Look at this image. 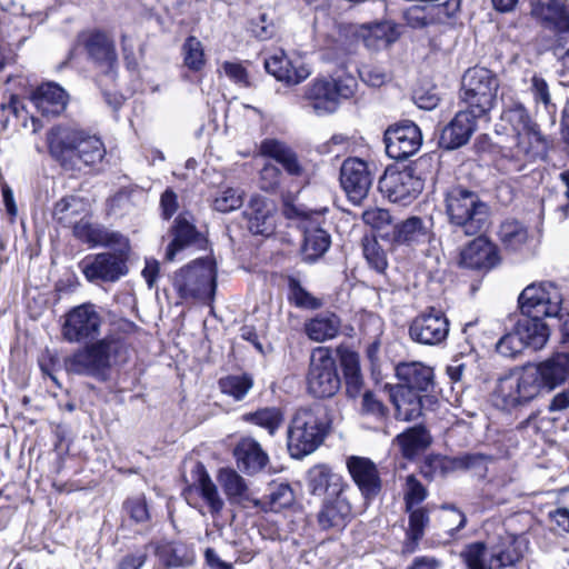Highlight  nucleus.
I'll return each instance as SVG.
<instances>
[{
  "label": "nucleus",
  "instance_id": "f257e3e1",
  "mask_svg": "<svg viewBox=\"0 0 569 569\" xmlns=\"http://www.w3.org/2000/svg\"><path fill=\"white\" fill-rule=\"evenodd\" d=\"M51 157L66 170L81 171L102 162L106 147L102 140L86 130L56 126L47 136Z\"/></svg>",
  "mask_w": 569,
  "mask_h": 569
},
{
  "label": "nucleus",
  "instance_id": "f03ea898",
  "mask_svg": "<svg viewBox=\"0 0 569 569\" xmlns=\"http://www.w3.org/2000/svg\"><path fill=\"white\" fill-rule=\"evenodd\" d=\"M445 212L455 231L468 237L483 233L490 224V207L480 196L461 184L443 192Z\"/></svg>",
  "mask_w": 569,
  "mask_h": 569
},
{
  "label": "nucleus",
  "instance_id": "7ed1b4c3",
  "mask_svg": "<svg viewBox=\"0 0 569 569\" xmlns=\"http://www.w3.org/2000/svg\"><path fill=\"white\" fill-rule=\"evenodd\" d=\"M328 428L327 406L313 402L298 408L288 428V450L291 457L301 459L316 451L323 442Z\"/></svg>",
  "mask_w": 569,
  "mask_h": 569
},
{
  "label": "nucleus",
  "instance_id": "20e7f679",
  "mask_svg": "<svg viewBox=\"0 0 569 569\" xmlns=\"http://www.w3.org/2000/svg\"><path fill=\"white\" fill-rule=\"evenodd\" d=\"M122 350L118 338L104 337L67 357L64 368L69 373L103 378L107 370L118 363Z\"/></svg>",
  "mask_w": 569,
  "mask_h": 569
},
{
  "label": "nucleus",
  "instance_id": "39448f33",
  "mask_svg": "<svg viewBox=\"0 0 569 569\" xmlns=\"http://www.w3.org/2000/svg\"><path fill=\"white\" fill-rule=\"evenodd\" d=\"M214 264L207 259H197L174 272L172 287L184 302H211L216 292Z\"/></svg>",
  "mask_w": 569,
  "mask_h": 569
},
{
  "label": "nucleus",
  "instance_id": "423d86ee",
  "mask_svg": "<svg viewBox=\"0 0 569 569\" xmlns=\"http://www.w3.org/2000/svg\"><path fill=\"white\" fill-rule=\"evenodd\" d=\"M357 79L351 74L337 78H316L305 88L306 107L317 116L337 111L340 99H349L357 91Z\"/></svg>",
  "mask_w": 569,
  "mask_h": 569
},
{
  "label": "nucleus",
  "instance_id": "0eeeda50",
  "mask_svg": "<svg viewBox=\"0 0 569 569\" xmlns=\"http://www.w3.org/2000/svg\"><path fill=\"white\" fill-rule=\"evenodd\" d=\"M499 87L496 73L487 68L473 67L462 77L460 99L476 116L486 118L497 103Z\"/></svg>",
  "mask_w": 569,
  "mask_h": 569
},
{
  "label": "nucleus",
  "instance_id": "6e6552de",
  "mask_svg": "<svg viewBox=\"0 0 569 569\" xmlns=\"http://www.w3.org/2000/svg\"><path fill=\"white\" fill-rule=\"evenodd\" d=\"M283 214L288 219H298L305 232V241L302 246V256L306 261H315L330 247V236L320 228L323 220L321 212L308 210L301 204L295 202L290 197L283 199Z\"/></svg>",
  "mask_w": 569,
  "mask_h": 569
},
{
  "label": "nucleus",
  "instance_id": "1a4fd4ad",
  "mask_svg": "<svg viewBox=\"0 0 569 569\" xmlns=\"http://www.w3.org/2000/svg\"><path fill=\"white\" fill-rule=\"evenodd\" d=\"M563 296L559 287L550 281L528 284L519 295L518 303L522 316L556 318L560 316Z\"/></svg>",
  "mask_w": 569,
  "mask_h": 569
},
{
  "label": "nucleus",
  "instance_id": "9d476101",
  "mask_svg": "<svg viewBox=\"0 0 569 569\" xmlns=\"http://www.w3.org/2000/svg\"><path fill=\"white\" fill-rule=\"evenodd\" d=\"M341 381L335 358L325 348L313 350L307 376L309 393L317 398H330L340 389Z\"/></svg>",
  "mask_w": 569,
  "mask_h": 569
},
{
  "label": "nucleus",
  "instance_id": "9b49d317",
  "mask_svg": "<svg viewBox=\"0 0 569 569\" xmlns=\"http://www.w3.org/2000/svg\"><path fill=\"white\" fill-rule=\"evenodd\" d=\"M102 317L93 303L73 307L64 315L61 335L71 343L93 339L100 333Z\"/></svg>",
  "mask_w": 569,
  "mask_h": 569
},
{
  "label": "nucleus",
  "instance_id": "f8f14e48",
  "mask_svg": "<svg viewBox=\"0 0 569 569\" xmlns=\"http://www.w3.org/2000/svg\"><path fill=\"white\" fill-rule=\"evenodd\" d=\"M378 187L391 202L408 204L422 191L423 181L410 167L387 169Z\"/></svg>",
  "mask_w": 569,
  "mask_h": 569
},
{
  "label": "nucleus",
  "instance_id": "ddd939ff",
  "mask_svg": "<svg viewBox=\"0 0 569 569\" xmlns=\"http://www.w3.org/2000/svg\"><path fill=\"white\" fill-rule=\"evenodd\" d=\"M543 385L535 366H527L516 379L501 382L499 392L506 407H516L536 398Z\"/></svg>",
  "mask_w": 569,
  "mask_h": 569
},
{
  "label": "nucleus",
  "instance_id": "4468645a",
  "mask_svg": "<svg viewBox=\"0 0 569 569\" xmlns=\"http://www.w3.org/2000/svg\"><path fill=\"white\" fill-rule=\"evenodd\" d=\"M448 335L449 320L442 311L435 308L418 315L409 326L411 340L425 346H439Z\"/></svg>",
  "mask_w": 569,
  "mask_h": 569
},
{
  "label": "nucleus",
  "instance_id": "2eb2a0df",
  "mask_svg": "<svg viewBox=\"0 0 569 569\" xmlns=\"http://www.w3.org/2000/svg\"><path fill=\"white\" fill-rule=\"evenodd\" d=\"M306 482L308 492L322 500L346 495L350 489L345 478L326 463L312 466L307 471Z\"/></svg>",
  "mask_w": 569,
  "mask_h": 569
},
{
  "label": "nucleus",
  "instance_id": "dca6fc26",
  "mask_svg": "<svg viewBox=\"0 0 569 569\" xmlns=\"http://www.w3.org/2000/svg\"><path fill=\"white\" fill-rule=\"evenodd\" d=\"M421 141L420 129L411 121L390 127L385 132L386 152L395 160H405L415 154Z\"/></svg>",
  "mask_w": 569,
  "mask_h": 569
},
{
  "label": "nucleus",
  "instance_id": "f3484780",
  "mask_svg": "<svg viewBox=\"0 0 569 569\" xmlns=\"http://www.w3.org/2000/svg\"><path fill=\"white\" fill-rule=\"evenodd\" d=\"M340 182L349 200L359 204L368 196L372 184L367 162L358 158L345 160L340 170Z\"/></svg>",
  "mask_w": 569,
  "mask_h": 569
},
{
  "label": "nucleus",
  "instance_id": "a211bd4d",
  "mask_svg": "<svg viewBox=\"0 0 569 569\" xmlns=\"http://www.w3.org/2000/svg\"><path fill=\"white\" fill-rule=\"evenodd\" d=\"M80 267L89 281L114 282L127 273L124 258L121 254L110 252L87 257L81 261Z\"/></svg>",
  "mask_w": 569,
  "mask_h": 569
},
{
  "label": "nucleus",
  "instance_id": "6ab92c4d",
  "mask_svg": "<svg viewBox=\"0 0 569 569\" xmlns=\"http://www.w3.org/2000/svg\"><path fill=\"white\" fill-rule=\"evenodd\" d=\"M531 14L555 33L569 34V10L561 0H529Z\"/></svg>",
  "mask_w": 569,
  "mask_h": 569
},
{
  "label": "nucleus",
  "instance_id": "aec40b11",
  "mask_svg": "<svg viewBox=\"0 0 569 569\" xmlns=\"http://www.w3.org/2000/svg\"><path fill=\"white\" fill-rule=\"evenodd\" d=\"M83 44L89 57L103 70L108 78L114 80L118 57L112 39L104 32L92 31L84 36Z\"/></svg>",
  "mask_w": 569,
  "mask_h": 569
},
{
  "label": "nucleus",
  "instance_id": "412c9836",
  "mask_svg": "<svg viewBox=\"0 0 569 569\" xmlns=\"http://www.w3.org/2000/svg\"><path fill=\"white\" fill-rule=\"evenodd\" d=\"M499 262L497 247L482 233L470 241L460 252L459 263L469 269L489 270Z\"/></svg>",
  "mask_w": 569,
  "mask_h": 569
},
{
  "label": "nucleus",
  "instance_id": "4be33fe9",
  "mask_svg": "<svg viewBox=\"0 0 569 569\" xmlns=\"http://www.w3.org/2000/svg\"><path fill=\"white\" fill-rule=\"evenodd\" d=\"M347 468L366 499L375 498L381 490V480L377 466L369 458L351 456L347 459Z\"/></svg>",
  "mask_w": 569,
  "mask_h": 569
},
{
  "label": "nucleus",
  "instance_id": "5701e85b",
  "mask_svg": "<svg viewBox=\"0 0 569 569\" xmlns=\"http://www.w3.org/2000/svg\"><path fill=\"white\" fill-rule=\"evenodd\" d=\"M193 481L192 485L186 489L184 495L189 505H192V495H198L206 502L211 515H218L224 507V501L221 498L216 483L210 478L204 466L198 462L192 470Z\"/></svg>",
  "mask_w": 569,
  "mask_h": 569
},
{
  "label": "nucleus",
  "instance_id": "b1692460",
  "mask_svg": "<svg viewBox=\"0 0 569 569\" xmlns=\"http://www.w3.org/2000/svg\"><path fill=\"white\" fill-rule=\"evenodd\" d=\"M352 505L347 493L321 502L317 513V523L321 530H342L351 520Z\"/></svg>",
  "mask_w": 569,
  "mask_h": 569
},
{
  "label": "nucleus",
  "instance_id": "393cba45",
  "mask_svg": "<svg viewBox=\"0 0 569 569\" xmlns=\"http://www.w3.org/2000/svg\"><path fill=\"white\" fill-rule=\"evenodd\" d=\"M483 117L476 116L467 108L459 111L442 130L441 144L447 149H457L466 144L477 128V120Z\"/></svg>",
  "mask_w": 569,
  "mask_h": 569
},
{
  "label": "nucleus",
  "instance_id": "a878e982",
  "mask_svg": "<svg viewBox=\"0 0 569 569\" xmlns=\"http://www.w3.org/2000/svg\"><path fill=\"white\" fill-rule=\"evenodd\" d=\"M218 481L231 505H238L243 508L260 506V499L253 497L242 476L232 469H221L218 475Z\"/></svg>",
  "mask_w": 569,
  "mask_h": 569
},
{
  "label": "nucleus",
  "instance_id": "bb28decb",
  "mask_svg": "<svg viewBox=\"0 0 569 569\" xmlns=\"http://www.w3.org/2000/svg\"><path fill=\"white\" fill-rule=\"evenodd\" d=\"M238 468L247 475L260 472L269 462L268 453L251 437L241 438L233 449Z\"/></svg>",
  "mask_w": 569,
  "mask_h": 569
},
{
  "label": "nucleus",
  "instance_id": "cd10ccee",
  "mask_svg": "<svg viewBox=\"0 0 569 569\" xmlns=\"http://www.w3.org/2000/svg\"><path fill=\"white\" fill-rule=\"evenodd\" d=\"M274 206L260 196H253L244 211L248 229L253 234L270 236L274 229Z\"/></svg>",
  "mask_w": 569,
  "mask_h": 569
},
{
  "label": "nucleus",
  "instance_id": "c85d7f7f",
  "mask_svg": "<svg viewBox=\"0 0 569 569\" xmlns=\"http://www.w3.org/2000/svg\"><path fill=\"white\" fill-rule=\"evenodd\" d=\"M432 238L431 220L410 217L393 227L392 240L398 244L418 246Z\"/></svg>",
  "mask_w": 569,
  "mask_h": 569
},
{
  "label": "nucleus",
  "instance_id": "c756f323",
  "mask_svg": "<svg viewBox=\"0 0 569 569\" xmlns=\"http://www.w3.org/2000/svg\"><path fill=\"white\" fill-rule=\"evenodd\" d=\"M395 372L399 380L397 386H406L421 392L433 386L432 368L420 361L400 362L396 366Z\"/></svg>",
  "mask_w": 569,
  "mask_h": 569
},
{
  "label": "nucleus",
  "instance_id": "7c9ffc66",
  "mask_svg": "<svg viewBox=\"0 0 569 569\" xmlns=\"http://www.w3.org/2000/svg\"><path fill=\"white\" fill-rule=\"evenodd\" d=\"M31 102L44 116H58L67 107L68 93L53 82L39 86L31 94Z\"/></svg>",
  "mask_w": 569,
  "mask_h": 569
},
{
  "label": "nucleus",
  "instance_id": "2f4dec72",
  "mask_svg": "<svg viewBox=\"0 0 569 569\" xmlns=\"http://www.w3.org/2000/svg\"><path fill=\"white\" fill-rule=\"evenodd\" d=\"M420 392L406 386H391L389 388L390 401L395 406L398 419L411 421L421 416L422 397Z\"/></svg>",
  "mask_w": 569,
  "mask_h": 569
},
{
  "label": "nucleus",
  "instance_id": "473e14b6",
  "mask_svg": "<svg viewBox=\"0 0 569 569\" xmlns=\"http://www.w3.org/2000/svg\"><path fill=\"white\" fill-rule=\"evenodd\" d=\"M264 68L277 80L284 81L288 84H298L310 74L306 66L302 63L293 64L282 51L266 59Z\"/></svg>",
  "mask_w": 569,
  "mask_h": 569
},
{
  "label": "nucleus",
  "instance_id": "72a5a7b5",
  "mask_svg": "<svg viewBox=\"0 0 569 569\" xmlns=\"http://www.w3.org/2000/svg\"><path fill=\"white\" fill-rule=\"evenodd\" d=\"M535 368L539 371L543 387L551 391L569 378V353H556Z\"/></svg>",
  "mask_w": 569,
  "mask_h": 569
},
{
  "label": "nucleus",
  "instance_id": "f704fd0d",
  "mask_svg": "<svg viewBox=\"0 0 569 569\" xmlns=\"http://www.w3.org/2000/svg\"><path fill=\"white\" fill-rule=\"evenodd\" d=\"M260 152L274 159L291 176H301L303 172L296 152L283 141L266 139L261 142Z\"/></svg>",
  "mask_w": 569,
  "mask_h": 569
},
{
  "label": "nucleus",
  "instance_id": "c9c22d12",
  "mask_svg": "<svg viewBox=\"0 0 569 569\" xmlns=\"http://www.w3.org/2000/svg\"><path fill=\"white\" fill-rule=\"evenodd\" d=\"M515 327L528 348L539 350L549 339L548 326L543 322V319L535 316H523L516 322Z\"/></svg>",
  "mask_w": 569,
  "mask_h": 569
},
{
  "label": "nucleus",
  "instance_id": "e433bc0d",
  "mask_svg": "<svg viewBox=\"0 0 569 569\" xmlns=\"http://www.w3.org/2000/svg\"><path fill=\"white\" fill-rule=\"evenodd\" d=\"M341 328L340 318L332 312H321L306 322L305 331L309 339L322 342L338 336Z\"/></svg>",
  "mask_w": 569,
  "mask_h": 569
},
{
  "label": "nucleus",
  "instance_id": "4c0bfd02",
  "mask_svg": "<svg viewBox=\"0 0 569 569\" xmlns=\"http://www.w3.org/2000/svg\"><path fill=\"white\" fill-rule=\"evenodd\" d=\"M198 238L199 232L192 223L191 217L188 214L178 216L173 227V239L166 251V259L173 261L178 251L196 242Z\"/></svg>",
  "mask_w": 569,
  "mask_h": 569
},
{
  "label": "nucleus",
  "instance_id": "58836bf2",
  "mask_svg": "<svg viewBox=\"0 0 569 569\" xmlns=\"http://www.w3.org/2000/svg\"><path fill=\"white\" fill-rule=\"evenodd\" d=\"M74 233L92 246H127L126 239L120 233L109 231L101 226L79 223L74 228Z\"/></svg>",
  "mask_w": 569,
  "mask_h": 569
},
{
  "label": "nucleus",
  "instance_id": "ea45409f",
  "mask_svg": "<svg viewBox=\"0 0 569 569\" xmlns=\"http://www.w3.org/2000/svg\"><path fill=\"white\" fill-rule=\"evenodd\" d=\"M498 238L506 250L519 251L528 242V228L518 220L507 219L499 227Z\"/></svg>",
  "mask_w": 569,
  "mask_h": 569
},
{
  "label": "nucleus",
  "instance_id": "a19ab883",
  "mask_svg": "<svg viewBox=\"0 0 569 569\" xmlns=\"http://www.w3.org/2000/svg\"><path fill=\"white\" fill-rule=\"evenodd\" d=\"M295 500V491L289 483H271L269 493L260 500V506L256 507L264 511L279 512L291 507Z\"/></svg>",
  "mask_w": 569,
  "mask_h": 569
},
{
  "label": "nucleus",
  "instance_id": "79ce46f5",
  "mask_svg": "<svg viewBox=\"0 0 569 569\" xmlns=\"http://www.w3.org/2000/svg\"><path fill=\"white\" fill-rule=\"evenodd\" d=\"M406 458H413L423 451L431 441L430 435L423 427H412L397 436L395 440Z\"/></svg>",
  "mask_w": 569,
  "mask_h": 569
},
{
  "label": "nucleus",
  "instance_id": "37998d69",
  "mask_svg": "<svg viewBox=\"0 0 569 569\" xmlns=\"http://www.w3.org/2000/svg\"><path fill=\"white\" fill-rule=\"evenodd\" d=\"M365 46L371 50L388 48L396 40L395 29L389 23L362 26L359 31Z\"/></svg>",
  "mask_w": 569,
  "mask_h": 569
},
{
  "label": "nucleus",
  "instance_id": "c03bdc74",
  "mask_svg": "<svg viewBox=\"0 0 569 569\" xmlns=\"http://www.w3.org/2000/svg\"><path fill=\"white\" fill-rule=\"evenodd\" d=\"M446 13L445 4H430L423 8H411L407 14L408 24L412 28H423L431 23L439 22Z\"/></svg>",
  "mask_w": 569,
  "mask_h": 569
},
{
  "label": "nucleus",
  "instance_id": "a18cd8bd",
  "mask_svg": "<svg viewBox=\"0 0 569 569\" xmlns=\"http://www.w3.org/2000/svg\"><path fill=\"white\" fill-rule=\"evenodd\" d=\"M501 121L510 127V130L517 134H523V131L531 129L530 117L525 106L513 101L503 108Z\"/></svg>",
  "mask_w": 569,
  "mask_h": 569
},
{
  "label": "nucleus",
  "instance_id": "49530a36",
  "mask_svg": "<svg viewBox=\"0 0 569 569\" xmlns=\"http://www.w3.org/2000/svg\"><path fill=\"white\" fill-rule=\"evenodd\" d=\"M243 418L246 421L266 429L271 436L277 432L283 422V413L281 409L276 407L259 409L244 415Z\"/></svg>",
  "mask_w": 569,
  "mask_h": 569
},
{
  "label": "nucleus",
  "instance_id": "de8ad7c7",
  "mask_svg": "<svg viewBox=\"0 0 569 569\" xmlns=\"http://www.w3.org/2000/svg\"><path fill=\"white\" fill-rule=\"evenodd\" d=\"M253 387V379L250 375H230L219 380V388L222 393L232 397L234 400H242Z\"/></svg>",
  "mask_w": 569,
  "mask_h": 569
},
{
  "label": "nucleus",
  "instance_id": "09e8293b",
  "mask_svg": "<svg viewBox=\"0 0 569 569\" xmlns=\"http://www.w3.org/2000/svg\"><path fill=\"white\" fill-rule=\"evenodd\" d=\"M535 134L531 129L523 131V134L513 133L515 144L510 147L511 158L519 162L517 170H521L525 162L533 159L532 140Z\"/></svg>",
  "mask_w": 569,
  "mask_h": 569
},
{
  "label": "nucleus",
  "instance_id": "8fccbe9b",
  "mask_svg": "<svg viewBox=\"0 0 569 569\" xmlns=\"http://www.w3.org/2000/svg\"><path fill=\"white\" fill-rule=\"evenodd\" d=\"M243 191L237 188L221 189L213 199V209L223 213L237 210L243 203Z\"/></svg>",
  "mask_w": 569,
  "mask_h": 569
},
{
  "label": "nucleus",
  "instance_id": "3c124183",
  "mask_svg": "<svg viewBox=\"0 0 569 569\" xmlns=\"http://www.w3.org/2000/svg\"><path fill=\"white\" fill-rule=\"evenodd\" d=\"M184 64L193 71H199L204 66V52L200 40L189 37L182 46Z\"/></svg>",
  "mask_w": 569,
  "mask_h": 569
},
{
  "label": "nucleus",
  "instance_id": "603ef678",
  "mask_svg": "<svg viewBox=\"0 0 569 569\" xmlns=\"http://www.w3.org/2000/svg\"><path fill=\"white\" fill-rule=\"evenodd\" d=\"M407 512L409 513L407 537L413 543H418L425 535V529L429 525L428 511L425 508H413Z\"/></svg>",
  "mask_w": 569,
  "mask_h": 569
},
{
  "label": "nucleus",
  "instance_id": "864d4df0",
  "mask_svg": "<svg viewBox=\"0 0 569 569\" xmlns=\"http://www.w3.org/2000/svg\"><path fill=\"white\" fill-rule=\"evenodd\" d=\"M529 90L537 104H542L548 113L556 112L557 108L551 101L549 86L542 77L535 74L530 80Z\"/></svg>",
  "mask_w": 569,
  "mask_h": 569
},
{
  "label": "nucleus",
  "instance_id": "5fc2aeb1",
  "mask_svg": "<svg viewBox=\"0 0 569 569\" xmlns=\"http://www.w3.org/2000/svg\"><path fill=\"white\" fill-rule=\"evenodd\" d=\"M520 555L513 548L493 549L486 569H517Z\"/></svg>",
  "mask_w": 569,
  "mask_h": 569
},
{
  "label": "nucleus",
  "instance_id": "6e6d98bb",
  "mask_svg": "<svg viewBox=\"0 0 569 569\" xmlns=\"http://www.w3.org/2000/svg\"><path fill=\"white\" fill-rule=\"evenodd\" d=\"M489 556L485 543L475 542L466 547L461 557L468 569H486Z\"/></svg>",
  "mask_w": 569,
  "mask_h": 569
},
{
  "label": "nucleus",
  "instance_id": "4d7b16f0",
  "mask_svg": "<svg viewBox=\"0 0 569 569\" xmlns=\"http://www.w3.org/2000/svg\"><path fill=\"white\" fill-rule=\"evenodd\" d=\"M388 412V408L373 392L366 391L362 395L360 406V413L362 416L372 417L376 420H383L387 418Z\"/></svg>",
  "mask_w": 569,
  "mask_h": 569
},
{
  "label": "nucleus",
  "instance_id": "13d9d810",
  "mask_svg": "<svg viewBox=\"0 0 569 569\" xmlns=\"http://www.w3.org/2000/svg\"><path fill=\"white\" fill-rule=\"evenodd\" d=\"M426 497L427 490L422 483L415 476H408L405 491L406 511H410L415 506L421 503Z\"/></svg>",
  "mask_w": 569,
  "mask_h": 569
},
{
  "label": "nucleus",
  "instance_id": "bf43d9fd",
  "mask_svg": "<svg viewBox=\"0 0 569 569\" xmlns=\"http://www.w3.org/2000/svg\"><path fill=\"white\" fill-rule=\"evenodd\" d=\"M363 256L368 264L377 272L382 273L387 268V258L385 251L376 240H367L363 243Z\"/></svg>",
  "mask_w": 569,
  "mask_h": 569
},
{
  "label": "nucleus",
  "instance_id": "052dcab7",
  "mask_svg": "<svg viewBox=\"0 0 569 569\" xmlns=\"http://www.w3.org/2000/svg\"><path fill=\"white\" fill-rule=\"evenodd\" d=\"M497 351L503 357L513 358L526 348L522 338L518 335V330L515 328L511 332L506 333L497 342Z\"/></svg>",
  "mask_w": 569,
  "mask_h": 569
},
{
  "label": "nucleus",
  "instance_id": "680f3d73",
  "mask_svg": "<svg viewBox=\"0 0 569 569\" xmlns=\"http://www.w3.org/2000/svg\"><path fill=\"white\" fill-rule=\"evenodd\" d=\"M466 516L455 506H442L440 521L447 532L453 535L466 525Z\"/></svg>",
  "mask_w": 569,
  "mask_h": 569
},
{
  "label": "nucleus",
  "instance_id": "e2e57ef3",
  "mask_svg": "<svg viewBox=\"0 0 569 569\" xmlns=\"http://www.w3.org/2000/svg\"><path fill=\"white\" fill-rule=\"evenodd\" d=\"M361 80L370 87H381L390 80V74L379 66L365 64L359 69Z\"/></svg>",
  "mask_w": 569,
  "mask_h": 569
},
{
  "label": "nucleus",
  "instance_id": "0e129e2a",
  "mask_svg": "<svg viewBox=\"0 0 569 569\" xmlns=\"http://www.w3.org/2000/svg\"><path fill=\"white\" fill-rule=\"evenodd\" d=\"M362 220L371 228L380 230L391 223V216L386 209L372 207L362 212Z\"/></svg>",
  "mask_w": 569,
  "mask_h": 569
},
{
  "label": "nucleus",
  "instance_id": "69168bd1",
  "mask_svg": "<svg viewBox=\"0 0 569 569\" xmlns=\"http://www.w3.org/2000/svg\"><path fill=\"white\" fill-rule=\"evenodd\" d=\"M291 299L300 308L316 309L320 306L319 301L306 291L299 282L292 280L290 283Z\"/></svg>",
  "mask_w": 569,
  "mask_h": 569
},
{
  "label": "nucleus",
  "instance_id": "338daca9",
  "mask_svg": "<svg viewBox=\"0 0 569 569\" xmlns=\"http://www.w3.org/2000/svg\"><path fill=\"white\" fill-rule=\"evenodd\" d=\"M124 509L130 518L138 522H147L150 518L147 503L143 498L128 499L124 503Z\"/></svg>",
  "mask_w": 569,
  "mask_h": 569
},
{
  "label": "nucleus",
  "instance_id": "774afa93",
  "mask_svg": "<svg viewBox=\"0 0 569 569\" xmlns=\"http://www.w3.org/2000/svg\"><path fill=\"white\" fill-rule=\"evenodd\" d=\"M183 548L164 545L159 548L158 553L160 560L168 567H180L184 565V556L182 555Z\"/></svg>",
  "mask_w": 569,
  "mask_h": 569
}]
</instances>
